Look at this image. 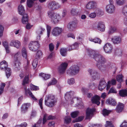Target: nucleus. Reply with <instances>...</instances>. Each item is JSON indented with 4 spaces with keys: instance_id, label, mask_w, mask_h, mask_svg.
Masks as SVG:
<instances>
[{
    "instance_id": "26",
    "label": "nucleus",
    "mask_w": 127,
    "mask_h": 127,
    "mask_svg": "<svg viewBox=\"0 0 127 127\" xmlns=\"http://www.w3.org/2000/svg\"><path fill=\"white\" fill-rule=\"evenodd\" d=\"M44 29L41 28H39L37 30L36 32L38 35V36H37V38L38 39H40V35L42 34V32L44 31Z\"/></svg>"
},
{
    "instance_id": "50",
    "label": "nucleus",
    "mask_w": 127,
    "mask_h": 127,
    "mask_svg": "<svg viewBox=\"0 0 127 127\" xmlns=\"http://www.w3.org/2000/svg\"><path fill=\"white\" fill-rule=\"evenodd\" d=\"M96 8L95 12L96 14V15L98 16L100 15L102 12V11L99 9L97 8V7Z\"/></svg>"
},
{
    "instance_id": "31",
    "label": "nucleus",
    "mask_w": 127,
    "mask_h": 127,
    "mask_svg": "<svg viewBox=\"0 0 127 127\" xmlns=\"http://www.w3.org/2000/svg\"><path fill=\"white\" fill-rule=\"evenodd\" d=\"M39 75L41 76L44 80L49 79L50 77V75L46 74L44 73H41L39 74Z\"/></svg>"
},
{
    "instance_id": "12",
    "label": "nucleus",
    "mask_w": 127,
    "mask_h": 127,
    "mask_svg": "<svg viewBox=\"0 0 127 127\" xmlns=\"http://www.w3.org/2000/svg\"><path fill=\"white\" fill-rule=\"evenodd\" d=\"M10 45L11 46H13L19 49L21 46L20 42L18 40L13 39L11 41L10 43Z\"/></svg>"
},
{
    "instance_id": "64",
    "label": "nucleus",
    "mask_w": 127,
    "mask_h": 127,
    "mask_svg": "<svg viewBox=\"0 0 127 127\" xmlns=\"http://www.w3.org/2000/svg\"><path fill=\"white\" fill-rule=\"evenodd\" d=\"M121 127H127V122L125 121L122 123L121 125L120 126Z\"/></svg>"
},
{
    "instance_id": "41",
    "label": "nucleus",
    "mask_w": 127,
    "mask_h": 127,
    "mask_svg": "<svg viewBox=\"0 0 127 127\" xmlns=\"http://www.w3.org/2000/svg\"><path fill=\"white\" fill-rule=\"evenodd\" d=\"M79 112L78 111H76L71 113V117L73 118L76 117L78 115Z\"/></svg>"
},
{
    "instance_id": "15",
    "label": "nucleus",
    "mask_w": 127,
    "mask_h": 127,
    "mask_svg": "<svg viewBox=\"0 0 127 127\" xmlns=\"http://www.w3.org/2000/svg\"><path fill=\"white\" fill-rule=\"evenodd\" d=\"M97 28L98 30L101 32L104 31L105 26L104 23L102 21L99 22L97 25Z\"/></svg>"
},
{
    "instance_id": "22",
    "label": "nucleus",
    "mask_w": 127,
    "mask_h": 127,
    "mask_svg": "<svg viewBox=\"0 0 127 127\" xmlns=\"http://www.w3.org/2000/svg\"><path fill=\"white\" fill-rule=\"evenodd\" d=\"M30 105V103H29L23 104L21 107V112L23 113H24L26 112Z\"/></svg>"
},
{
    "instance_id": "6",
    "label": "nucleus",
    "mask_w": 127,
    "mask_h": 127,
    "mask_svg": "<svg viewBox=\"0 0 127 127\" xmlns=\"http://www.w3.org/2000/svg\"><path fill=\"white\" fill-rule=\"evenodd\" d=\"M95 60L98 63L104 64L106 62V59L102 55L98 54L96 55Z\"/></svg>"
},
{
    "instance_id": "40",
    "label": "nucleus",
    "mask_w": 127,
    "mask_h": 127,
    "mask_svg": "<svg viewBox=\"0 0 127 127\" xmlns=\"http://www.w3.org/2000/svg\"><path fill=\"white\" fill-rule=\"evenodd\" d=\"M57 82V81L54 78H53L51 82H50L48 84V86H49L51 85L55 84Z\"/></svg>"
},
{
    "instance_id": "38",
    "label": "nucleus",
    "mask_w": 127,
    "mask_h": 127,
    "mask_svg": "<svg viewBox=\"0 0 127 127\" xmlns=\"http://www.w3.org/2000/svg\"><path fill=\"white\" fill-rule=\"evenodd\" d=\"M29 77L26 76L24 78L22 82V85L23 86L29 83Z\"/></svg>"
},
{
    "instance_id": "25",
    "label": "nucleus",
    "mask_w": 127,
    "mask_h": 127,
    "mask_svg": "<svg viewBox=\"0 0 127 127\" xmlns=\"http://www.w3.org/2000/svg\"><path fill=\"white\" fill-rule=\"evenodd\" d=\"M28 17L27 14H25L23 16L22 19V23L24 24H27L28 21Z\"/></svg>"
},
{
    "instance_id": "45",
    "label": "nucleus",
    "mask_w": 127,
    "mask_h": 127,
    "mask_svg": "<svg viewBox=\"0 0 127 127\" xmlns=\"http://www.w3.org/2000/svg\"><path fill=\"white\" fill-rule=\"evenodd\" d=\"M117 93V91L113 87H112L108 92V94L110 93Z\"/></svg>"
},
{
    "instance_id": "42",
    "label": "nucleus",
    "mask_w": 127,
    "mask_h": 127,
    "mask_svg": "<svg viewBox=\"0 0 127 127\" xmlns=\"http://www.w3.org/2000/svg\"><path fill=\"white\" fill-rule=\"evenodd\" d=\"M115 53L116 55L119 56L121 55L122 54V52L121 50L119 48H117L116 49Z\"/></svg>"
},
{
    "instance_id": "46",
    "label": "nucleus",
    "mask_w": 127,
    "mask_h": 127,
    "mask_svg": "<svg viewBox=\"0 0 127 127\" xmlns=\"http://www.w3.org/2000/svg\"><path fill=\"white\" fill-rule=\"evenodd\" d=\"M105 127H114L112 125V122L106 121Z\"/></svg>"
},
{
    "instance_id": "44",
    "label": "nucleus",
    "mask_w": 127,
    "mask_h": 127,
    "mask_svg": "<svg viewBox=\"0 0 127 127\" xmlns=\"http://www.w3.org/2000/svg\"><path fill=\"white\" fill-rule=\"evenodd\" d=\"M102 64H101V65L97 64V67L102 71L104 70L105 68V66L104 65H102Z\"/></svg>"
},
{
    "instance_id": "36",
    "label": "nucleus",
    "mask_w": 127,
    "mask_h": 127,
    "mask_svg": "<svg viewBox=\"0 0 127 127\" xmlns=\"http://www.w3.org/2000/svg\"><path fill=\"white\" fill-rule=\"evenodd\" d=\"M111 111L105 109H104L102 110V114L105 116H108L110 113Z\"/></svg>"
},
{
    "instance_id": "47",
    "label": "nucleus",
    "mask_w": 127,
    "mask_h": 127,
    "mask_svg": "<svg viewBox=\"0 0 127 127\" xmlns=\"http://www.w3.org/2000/svg\"><path fill=\"white\" fill-rule=\"evenodd\" d=\"M37 112L36 111L34 110H32L31 114L30 117L32 118L36 116Z\"/></svg>"
},
{
    "instance_id": "20",
    "label": "nucleus",
    "mask_w": 127,
    "mask_h": 127,
    "mask_svg": "<svg viewBox=\"0 0 127 127\" xmlns=\"http://www.w3.org/2000/svg\"><path fill=\"white\" fill-rule=\"evenodd\" d=\"M100 98L99 96H94L92 98L91 100L93 103L96 104L97 105H98L100 103L99 101Z\"/></svg>"
},
{
    "instance_id": "58",
    "label": "nucleus",
    "mask_w": 127,
    "mask_h": 127,
    "mask_svg": "<svg viewBox=\"0 0 127 127\" xmlns=\"http://www.w3.org/2000/svg\"><path fill=\"white\" fill-rule=\"evenodd\" d=\"M84 117H79L75 120H73L72 122L73 123H74L76 122L80 121H82Z\"/></svg>"
},
{
    "instance_id": "29",
    "label": "nucleus",
    "mask_w": 127,
    "mask_h": 127,
    "mask_svg": "<svg viewBox=\"0 0 127 127\" xmlns=\"http://www.w3.org/2000/svg\"><path fill=\"white\" fill-rule=\"evenodd\" d=\"M6 74L7 78L10 76L11 74V71L10 68L7 67L5 69Z\"/></svg>"
},
{
    "instance_id": "13",
    "label": "nucleus",
    "mask_w": 127,
    "mask_h": 127,
    "mask_svg": "<svg viewBox=\"0 0 127 127\" xmlns=\"http://www.w3.org/2000/svg\"><path fill=\"white\" fill-rule=\"evenodd\" d=\"M63 30L61 28L55 27L54 28L52 32V34L54 36H57L60 34L62 32Z\"/></svg>"
},
{
    "instance_id": "53",
    "label": "nucleus",
    "mask_w": 127,
    "mask_h": 127,
    "mask_svg": "<svg viewBox=\"0 0 127 127\" xmlns=\"http://www.w3.org/2000/svg\"><path fill=\"white\" fill-rule=\"evenodd\" d=\"M20 52H18L14 55V58L15 61H17L18 59V57L20 55Z\"/></svg>"
},
{
    "instance_id": "63",
    "label": "nucleus",
    "mask_w": 127,
    "mask_h": 127,
    "mask_svg": "<svg viewBox=\"0 0 127 127\" xmlns=\"http://www.w3.org/2000/svg\"><path fill=\"white\" fill-rule=\"evenodd\" d=\"M47 114H46L44 115L43 120V124H44L45 122H46L47 120Z\"/></svg>"
},
{
    "instance_id": "54",
    "label": "nucleus",
    "mask_w": 127,
    "mask_h": 127,
    "mask_svg": "<svg viewBox=\"0 0 127 127\" xmlns=\"http://www.w3.org/2000/svg\"><path fill=\"white\" fill-rule=\"evenodd\" d=\"M76 93L73 91H71L69 92H66L65 95H76Z\"/></svg>"
},
{
    "instance_id": "11",
    "label": "nucleus",
    "mask_w": 127,
    "mask_h": 127,
    "mask_svg": "<svg viewBox=\"0 0 127 127\" xmlns=\"http://www.w3.org/2000/svg\"><path fill=\"white\" fill-rule=\"evenodd\" d=\"M105 52L107 53H110L112 51L113 47L112 45L109 43H107L105 44L103 47Z\"/></svg>"
},
{
    "instance_id": "7",
    "label": "nucleus",
    "mask_w": 127,
    "mask_h": 127,
    "mask_svg": "<svg viewBox=\"0 0 127 127\" xmlns=\"http://www.w3.org/2000/svg\"><path fill=\"white\" fill-rule=\"evenodd\" d=\"M97 7V3L94 1H91L89 2L86 5L87 9L91 10L96 9Z\"/></svg>"
},
{
    "instance_id": "8",
    "label": "nucleus",
    "mask_w": 127,
    "mask_h": 127,
    "mask_svg": "<svg viewBox=\"0 0 127 127\" xmlns=\"http://www.w3.org/2000/svg\"><path fill=\"white\" fill-rule=\"evenodd\" d=\"M67 66L68 64L67 63H63L59 67L58 70L59 72L61 74L64 73Z\"/></svg>"
},
{
    "instance_id": "33",
    "label": "nucleus",
    "mask_w": 127,
    "mask_h": 127,
    "mask_svg": "<svg viewBox=\"0 0 127 127\" xmlns=\"http://www.w3.org/2000/svg\"><path fill=\"white\" fill-rule=\"evenodd\" d=\"M127 89L120 90L119 91V95H127Z\"/></svg>"
},
{
    "instance_id": "34",
    "label": "nucleus",
    "mask_w": 127,
    "mask_h": 127,
    "mask_svg": "<svg viewBox=\"0 0 127 127\" xmlns=\"http://www.w3.org/2000/svg\"><path fill=\"white\" fill-rule=\"evenodd\" d=\"M117 28H116L114 27H111L110 28L108 32L109 34H112L116 31Z\"/></svg>"
},
{
    "instance_id": "16",
    "label": "nucleus",
    "mask_w": 127,
    "mask_h": 127,
    "mask_svg": "<svg viewBox=\"0 0 127 127\" xmlns=\"http://www.w3.org/2000/svg\"><path fill=\"white\" fill-rule=\"evenodd\" d=\"M95 108H88L87 109L86 111V118L87 119H90L91 118V116L92 115L93 112L95 111Z\"/></svg>"
},
{
    "instance_id": "35",
    "label": "nucleus",
    "mask_w": 127,
    "mask_h": 127,
    "mask_svg": "<svg viewBox=\"0 0 127 127\" xmlns=\"http://www.w3.org/2000/svg\"><path fill=\"white\" fill-rule=\"evenodd\" d=\"M66 49L65 48H62L60 50L61 54L63 56H64L66 54Z\"/></svg>"
},
{
    "instance_id": "52",
    "label": "nucleus",
    "mask_w": 127,
    "mask_h": 127,
    "mask_svg": "<svg viewBox=\"0 0 127 127\" xmlns=\"http://www.w3.org/2000/svg\"><path fill=\"white\" fill-rule=\"evenodd\" d=\"M116 2L117 4L120 5H122L124 4V0H116Z\"/></svg>"
},
{
    "instance_id": "57",
    "label": "nucleus",
    "mask_w": 127,
    "mask_h": 127,
    "mask_svg": "<svg viewBox=\"0 0 127 127\" xmlns=\"http://www.w3.org/2000/svg\"><path fill=\"white\" fill-rule=\"evenodd\" d=\"M96 16V14L95 12L91 13L89 15V17L92 18H95Z\"/></svg>"
},
{
    "instance_id": "49",
    "label": "nucleus",
    "mask_w": 127,
    "mask_h": 127,
    "mask_svg": "<svg viewBox=\"0 0 127 127\" xmlns=\"http://www.w3.org/2000/svg\"><path fill=\"white\" fill-rule=\"evenodd\" d=\"M25 94L29 95H33L32 93L31 92L29 89H27L26 88H25Z\"/></svg>"
},
{
    "instance_id": "1",
    "label": "nucleus",
    "mask_w": 127,
    "mask_h": 127,
    "mask_svg": "<svg viewBox=\"0 0 127 127\" xmlns=\"http://www.w3.org/2000/svg\"><path fill=\"white\" fill-rule=\"evenodd\" d=\"M48 16L51 19V21L54 23H57L60 19V15L54 13L53 11H49L47 12Z\"/></svg>"
},
{
    "instance_id": "14",
    "label": "nucleus",
    "mask_w": 127,
    "mask_h": 127,
    "mask_svg": "<svg viewBox=\"0 0 127 127\" xmlns=\"http://www.w3.org/2000/svg\"><path fill=\"white\" fill-rule=\"evenodd\" d=\"M106 85L107 83L105 80L103 79L101 80L98 86V89L101 91L106 87Z\"/></svg>"
},
{
    "instance_id": "19",
    "label": "nucleus",
    "mask_w": 127,
    "mask_h": 127,
    "mask_svg": "<svg viewBox=\"0 0 127 127\" xmlns=\"http://www.w3.org/2000/svg\"><path fill=\"white\" fill-rule=\"evenodd\" d=\"M106 103L112 106H115L117 104V102L116 100L114 98H110L107 100Z\"/></svg>"
},
{
    "instance_id": "48",
    "label": "nucleus",
    "mask_w": 127,
    "mask_h": 127,
    "mask_svg": "<svg viewBox=\"0 0 127 127\" xmlns=\"http://www.w3.org/2000/svg\"><path fill=\"white\" fill-rule=\"evenodd\" d=\"M75 80L74 78H72L68 79L67 82L70 85L73 84L75 83Z\"/></svg>"
},
{
    "instance_id": "5",
    "label": "nucleus",
    "mask_w": 127,
    "mask_h": 127,
    "mask_svg": "<svg viewBox=\"0 0 127 127\" xmlns=\"http://www.w3.org/2000/svg\"><path fill=\"white\" fill-rule=\"evenodd\" d=\"M39 46V44L38 41H31L29 44V49L32 51L37 50Z\"/></svg>"
},
{
    "instance_id": "60",
    "label": "nucleus",
    "mask_w": 127,
    "mask_h": 127,
    "mask_svg": "<svg viewBox=\"0 0 127 127\" xmlns=\"http://www.w3.org/2000/svg\"><path fill=\"white\" fill-rule=\"evenodd\" d=\"M94 42L95 43L100 44L101 41L99 38H95L94 39Z\"/></svg>"
},
{
    "instance_id": "62",
    "label": "nucleus",
    "mask_w": 127,
    "mask_h": 127,
    "mask_svg": "<svg viewBox=\"0 0 127 127\" xmlns=\"http://www.w3.org/2000/svg\"><path fill=\"white\" fill-rule=\"evenodd\" d=\"M71 14L73 15H76L78 13L76 11V9H72L71 10Z\"/></svg>"
},
{
    "instance_id": "10",
    "label": "nucleus",
    "mask_w": 127,
    "mask_h": 127,
    "mask_svg": "<svg viewBox=\"0 0 127 127\" xmlns=\"http://www.w3.org/2000/svg\"><path fill=\"white\" fill-rule=\"evenodd\" d=\"M88 71L92 76L93 81L94 80L98 77V74L95 70L89 68L88 69Z\"/></svg>"
},
{
    "instance_id": "18",
    "label": "nucleus",
    "mask_w": 127,
    "mask_h": 127,
    "mask_svg": "<svg viewBox=\"0 0 127 127\" xmlns=\"http://www.w3.org/2000/svg\"><path fill=\"white\" fill-rule=\"evenodd\" d=\"M76 27V24L74 22L69 23L67 25V28L70 31H74Z\"/></svg>"
},
{
    "instance_id": "21",
    "label": "nucleus",
    "mask_w": 127,
    "mask_h": 127,
    "mask_svg": "<svg viewBox=\"0 0 127 127\" xmlns=\"http://www.w3.org/2000/svg\"><path fill=\"white\" fill-rule=\"evenodd\" d=\"M124 106V104L123 103H119L116 108V111L118 113L121 112L123 110Z\"/></svg>"
},
{
    "instance_id": "61",
    "label": "nucleus",
    "mask_w": 127,
    "mask_h": 127,
    "mask_svg": "<svg viewBox=\"0 0 127 127\" xmlns=\"http://www.w3.org/2000/svg\"><path fill=\"white\" fill-rule=\"evenodd\" d=\"M3 27L0 25V37H1L3 35Z\"/></svg>"
},
{
    "instance_id": "32",
    "label": "nucleus",
    "mask_w": 127,
    "mask_h": 127,
    "mask_svg": "<svg viewBox=\"0 0 127 127\" xmlns=\"http://www.w3.org/2000/svg\"><path fill=\"white\" fill-rule=\"evenodd\" d=\"M22 54L23 57L26 59L27 57V54L26 48L23 47L22 50Z\"/></svg>"
},
{
    "instance_id": "3",
    "label": "nucleus",
    "mask_w": 127,
    "mask_h": 127,
    "mask_svg": "<svg viewBox=\"0 0 127 127\" xmlns=\"http://www.w3.org/2000/svg\"><path fill=\"white\" fill-rule=\"evenodd\" d=\"M80 71L79 67L76 65L71 66L67 70V74L70 75H74L78 73Z\"/></svg>"
},
{
    "instance_id": "2",
    "label": "nucleus",
    "mask_w": 127,
    "mask_h": 127,
    "mask_svg": "<svg viewBox=\"0 0 127 127\" xmlns=\"http://www.w3.org/2000/svg\"><path fill=\"white\" fill-rule=\"evenodd\" d=\"M54 96H46L45 98V103L47 106L52 107L54 106L56 101L54 100Z\"/></svg>"
},
{
    "instance_id": "24",
    "label": "nucleus",
    "mask_w": 127,
    "mask_h": 127,
    "mask_svg": "<svg viewBox=\"0 0 127 127\" xmlns=\"http://www.w3.org/2000/svg\"><path fill=\"white\" fill-rule=\"evenodd\" d=\"M89 54L92 58L95 59V58L96 57V56L97 54H96L95 51L94 50L91 49H89L88 50Z\"/></svg>"
},
{
    "instance_id": "9",
    "label": "nucleus",
    "mask_w": 127,
    "mask_h": 127,
    "mask_svg": "<svg viewBox=\"0 0 127 127\" xmlns=\"http://www.w3.org/2000/svg\"><path fill=\"white\" fill-rule=\"evenodd\" d=\"M111 41L115 45H118L121 44L122 41L121 37L119 36H114L111 38Z\"/></svg>"
},
{
    "instance_id": "30",
    "label": "nucleus",
    "mask_w": 127,
    "mask_h": 127,
    "mask_svg": "<svg viewBox=\"0 0 127 127\" xmlns=\"http://www.w3.org/2000/svg\"><path fill=\"white\" fill-rule=\"evenodd\" d=\"M122 13L123 15L127 16V4L123 8L122 10Z\"/></svg>"
},
{
    "instance_id": "37",
    "label": "nucleus",
    "mask_w": 127,
    "mask_h": 127,
    "mask_svg": "<svg viewBox=\"0 0 127 127\" xmlns=\"http://www.w3.org/2000/svg\"><path fill=\"white\" fill-rule=\"evenodd\" d=\"M30 89L33 91L38 90L39 88L38 86L34 85L32 84H31L30 87Z\"/></svg>"
},
{
    "instance_id": "56",
    "label": "nucleus",
    "mask_w": 127,
    "mask_h": 127,
    "mask_svg": "<svg viewBox=\"0 0 127 127\" xmlns=\"http://www.w3.org/2000/svg\"><path fill=\"white\" fill-rule=\"evenodd\" d=\"M42 52L40 50L38 51L36 54V56L37 58H39L41 57L42 55Z\"/></svg>"
},
{
    "instance_id": "4",
    "label": "nucleus",
    "mask_w": 127,
    "mask_h": 127,
    "mask_svg": "<svg viewBox=\"0 0 127 127\" xmlns=\"http://www.w3.org/2000/svg\"><path fill=\"white\" fill-rule=\"evenodd\" d=\"M109 4L106 6V10L108 13L112 14L115 12V7L114 5V1L113 0H109Z\"/></svg>"
},
{
    "instance_id": "43",
    "label": "nucleus",
    "mask_w": 127,
    "mask_h": 127,
    "mask_svg": "<svg viewBox=\"0 0 127 127\" xmlns=\"http://www.w3.org/2000/svg\"><path fill=\"white\" fill-rule=\"evenodd\" d=\"M38 64V60L37 58L34 59L32 65L34 68H35Z\"/></svg>"
},
{
    "instance_id": "51",
    "label": "nucleus",
    "mask_w": 127,
    "mask_h": 127,
    "mask_svg": "<svg viewBox=\"0 0 127 127\" xmlns=\"http://www.w3.org/2000/svg\"><path fill=\"white\" fill-rule=\"evenodd\" d=\"M65 122L67 124L69 123L71 121V119L70 116L65 117L64 119Z\"/></svg>"
},
{
    "instance_id": "59",
    "label": "nucleus",
    "mask_w": 127,
    "mask_h": 127,
    "mask_svg": "<svg viewBox=\"0 0 127 127\" xmlns=\"http://www.w3.org/2000/svg\"><path fill=\"white\" fill-rule=\"evenodd\" d=\"M14 64L16 68H19L20 65V62L17 61H15Z\"/></svg>"
},
{
    "instance_id": "39",
    "label": "nucleus",
    "mask_w": 127,
    "mask_h": 127,
    "mask_svg": "<svg viewBox=\"0 0 127 127\" xmlns=\"http://www.w3.org/2000/svg\"><path fill=\"white\" fill-rule=\"evenodd\" d=\"M123 76L122 74H119L116 76V79L119 82H122Z\"/></svg>"
},
{
    "instance_id": "55",
    "label": "nucleus",
    "mask_w": 127,
    "mask_h": 127,
    "mask_svg": "<svg viewBox=\"0 0 127 127\" xmlns=\"http://www.w3.org/2000/svg\"><path fill=\"white\" fill-rule=\"evenodd\" d=\"M51 27L48 25H47V36L48 37H49L50 33Z\"/></svg>"
},
{
    "instance_id": "23",
    "label": "nucleus",
    "mask_w": 127,
    "mask_h": 127,
    "mask_svg": "<svg viewBox=\"0 0 127 127\" xmlns=\"http://www.w3.org/2000/svg\"><path fill=\"white\" fill-rule=\"evenodd\" d=\"M18 10L20 14L22 15L25 14V10L24 7L22 5L20 4L19 6Z\"/></svg>"
},
{
    "instance_id": "27",
    "label": "nucleus",
    "mask_w": 127,
    "mask_h": 127,
    "mask_svg": "<svg viewBox=\"0 0 127 127\" xmlns=\"http://www.w3.org/2000/svg\"><path fill=\"white\" fill-rule=\"evenodd\" d=\"M7 66V63L5 61H3L0 63V68L1 69H5Z\"/></svg>"
},
{
    "instance_id": "17",
    "label": "nucleus",
    "mask_w": 127,
    "mask_h": 127,
    "mask_svg": "<svg viewBox=\"0 0 127 127\" xmlns=\"http://www.w3.org/2000/svg\"><path fill=\"white\" fill-rule=\"evenodd\" d=\"M58 4L55 1L50 2L48 5V8L51 10H54L58 8Z\"/></svg>"
},
{
    "instance_id": "28",
    "label": "nucleus",
    "mask_w": 127,
    "mask_h": 127,
    "mask_svg": "<svg viewBox=\"0 0 127 127\" xmlns=\"http://www.w3.org/2000/svg\"><path fill=\"white\" fill-rule=\"evenodd\" d=\"M81 91L84 95H92V94L91 93L88 92V90L84 87L82 88Z\"/></svg>"
}]
</instances>
